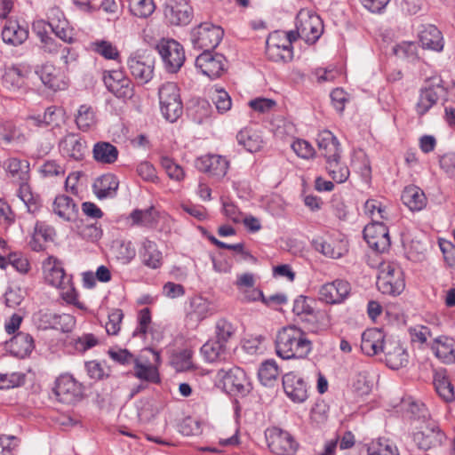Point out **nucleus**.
<instances>
[{"instance_id": "obj_1", "label": "nucleus", "mask_w": 455, "mask_h": 455, "mask_svg": "<svg viewBox=\"0 0 455 455\" xmlns=\"http://www.w3.org/2000/svg\"><path fill=\"white\" fill-rule=\"evenodd\" d=\"M312 349L306 333L295 325L283 327L276 334V354L283 359L304 358Z\"/></svg>"}, {"instance_id": "obj_2", "label": "nucleus", "mask_w": 455, "mask_h": 455, "mask_svg": "<svg viewBox=\"0 0 455 455\" xmlns=\"http://www.w3.org/2000/svg\"><path fill=\"white\" fill-rule=\"evenodd\" d=\"M160 110L169 122H176L183 114L180 88L173 82H167L158 89Z\"/></svg>"}, {"instance_id": "obj_3", "label": "nucleus", "mask_w": 455, "mask_h": 455, "mask_svg": "<svg viewBox=\"0 0 455 455\" xmlns=\"http://www.w3.org/2000/svg\"><path fill=\"white\" fill-rule=\"evenodd\" d=\"M92 385L91 380L79 381L69 372H65L57 378L53 392L60 403L74 404L82 398L84 387Z\"/></svg>"}, {"instance_id": "obj_4", "label": "nucleus", "mask_w": 455, "mask_h": 455, "mask_svg": "<svg viewBox=\"0 0 455 455\" xmlns=\"http://www.w3.org/2000/svg\"><path fill=\"white\" fill-rule=\"evenodd\" d=\"M402 269L393 263L380 266L377 278V287L383 294L396 296L404 289Z\"/></svg>"}, {"instance_id": "obj_5", "label": "nucleus", "mask_w": 455, "mask_h": 455, "mask_svg": "<svg viewBox=\"0 0 455 455\" xmlns=\"http://www.w3.org/2000/svg\"><path fill=\"white\" fill-rule=\"evenodd\" d=\"M156 50L161 56L164 68L169 73H176L186 60L183 46L174 39H161L156 44Z\"/></svg>"}, {"instance_id": "obj_6", "label": "nucleus", "mask_w": 455, "mask_h": 455, "mask_svg": "<svg viewBox=\"0 0 455 455\" xmlns=\"http://www.w3.org/2000/svg\"><path fill=\"white\" fill-rule=\"evenodd\" d=\"M444 92L443 80L440 76H434L426 80V85L420 89L419 101L416 106L419 116L425 115L436 104L441 93Z\"/></svg>"}, {"instance_id": "obj_7", "label": "nucleus", "mask_w": 455, "mask_h": 455, "mask_svg": "<svg viewBox=\"0 0 455 455\" xmlns=\"http://www.w3.org/2000/svg\"><path fill=\"white\" fill-rule=\"evenodd\" d=\"M315 300L312 298L299 295L293 302L292 312L304 323L305 327L312 332H317L319 326V312L314 308Z\"/></svg>"}, {"instance_id": "obj_8", "label": "nucleus", "mask_w": 455, "mask_h": 455, "mask_svg": "<svg viewBox=\"0 0 455 455\" xmlns=\"http://www.w3.org/2000/svg\"><path fill=\"white\" fill-rule=\"evenodd\" d=\"M154 64L153 57L146 52L135 53L130 56L127 60L131 75L140 84H145L152 79Z\"/></svg>"}, {"instance_id": "obj_9", "label": "nucleus", "mask_w": 455, "mask_h": 455, "mask_svg": "<svg viewBox=\"0 0 455 455\" xmlns=\"http://www.w3.org/2000/svg\"><path fill=\"white\" fill-rule=\"evenodd\" d=\"M33 320L38 329H55L63 332L69 331L75 323L70 315H58L49 310H40L34 315Z\"/></svg>"}, {"instance_id": "obj_10", "label": "nucleus", "mask_w": 455, "mask_h": 455, "mask_svg": "<svg viewBox=\"0 0 455 455\" xmlns=\"http://www.w3.org/2000/svg\"><path fill=\"white\" fill-rule=\"evenodd\" d=\"M223 36L220 27L203 23L193 33L194 46L204 51H211L217 47Z\"/></svg>"}, {"instance_id": "obj_11", "label": "nucleus", "mask_w": 455, "mask_h": 455, "mask_svg": "<svg viewBox=\"0 0 455 455\" xmlns=\"http://www.w3.org/2000/svg\"><path fill=\"white\" fill-rule=\"evenodd\" d=\"M196 67L211 79L221 76L226 71V58L212 51H204L196 59Z\"/></svg>"}, {"instance_id": "obj_12", "label": "nucleus", "mask_w": 455, "mask_h": 455, "mask_svg": "<svg viewBox=\"0 0 455 455\" xmlns=\"http://www.w3.org/2000/svg\"><path fill=\"white\" fill-rule=\"evenodd\" d=\"M363 238L368 245L378 252H384L390 247L389 232L380 221H373L363 228Z\"/></svg>"}, {"instance_id": "obj_13", "label": "nucleus", "mask_w": 455, "mask_h": 455, "mask_svg": "<svg viewBox=\"0 0 455 455\" xmlns=\"http://www.w3.org/2000/svg\"><path fill=\"white\" fill-rule=\"evenodd\" d=\"M103 81L108 90L119 99H131L134 94L132 81L121 70L104 72Z\"/></svg>"}, {"instance_id": "obj_14", "label": "nucleus", "mask_w": 455, "mask_h": 455, "mask_svg": "<svg viewBox=\"0 0 455 455\" xmlns=\"http://www.w3.org/2000/svg\"><path fill=\"white\" fill-rule=\"evenodd\" d=\"M297 28L301 33L307 44H315L323 32V23L316 14H310L308 12H299L296 17Z\"/></svg>"}, {"instance_id": "obj_15", "label": "nucleus", "mask_w": 455, "mask_h": 455, "mask_svg": "<svg viewBox=\"0 0 455 455\" xmlns=\"http://www.w3.org/2000/svg\"><path fill=\"white\" fill-rule=\"evenodd\" d=\"M59 150L63 157L79 162L84 159L88 147L84 138L68 133L60 140Z\"/></svg>"}, {"instance_id": "obj_16", "label": "nucleus", "mask_w": 455, "mask_h": 455, "mask_svg": "<svg viewBox=\"0 0 455 455\" xmlns=\"http://www.w3.org/2000/svg\"><path fill=\"white\" fill-rule=\"evenodd\" d=\"M45 281L56 288L65 290L69 288L71 275L66 274L61 262L55 257L50 256L44 263Z\"/></svg>"}, {"instance_id": "obj_17", "label": "nucleus", "mask_w": 455, "mask_h": 455, "mask_svg": "<svg viewBox=\"0 0 455 455\" xmlns=\"http://www.w3.org/2000/svg\"><path fill=\"white\" fill-rule=\"evenodd\" d=\"M196 168L217 180L222 179L228 172L229 162L220 155H205L196 161Z\"/></svg>"}, {"instance_id": "obj_18", "label": "nucleus", "mask_w": 455, "mask_h": 455, "mask_svg": "<svg viewBox=\"0 0 455 455\" xmlns=\"http://www.w3.org/2000/svg\"><path fill=\"white\" fill-rule=\"evenodd\" d=\"M351 291L350 283L345 280L337 279L323 284L319 291V299L328 304L343 302Z\"/></svg>"}, {"instance_id": "obj_19", "label": "nucleus", "mask_w": 455, "mask_h": 455, "mask_svg": "<svg viewBox=\"0 0 455 455\" xmlns=\"http://www.w3.org/2000/svg\"><path fill=\"white\" fill-rule=\"evenodd\" d=\"M285 394L295 403H303L307 398V384L295 371H288L283 376Z\"/></svg>"}, {"instance_id": "obj_20", "label": "nucleus", "mask_w": 455, "mask_h": 455, "mask_svg": "<svg viewBox=\"0 0 455 455\" xmlns=\"http://www.w3.org/2000/svg\"><path fill=\"white\" fill-rule=\"evenodd\" d=\"M268 446L277 455H294L297 451V443L292 436L279 428L271 431Z\"/></svg>"}, {"instance_id": "obj_21", "label": "nucleus", "mask_w": 455, "mask_h": 455, "mask_svg": "<svg viewBox=\"0 0 455 455\" xmlns=\"http://www.w3.org/2000/svg\"><path fill=\"white\" fill-rule=\"evenodd\" d=\"M221 373L220 383L226 393L231 395H243L249 392L245 371H221Z\"/></svg>"}, {"instance_id": "obj_22", "label": "nucleus", "mask_w": 455, "mask_h": 455, "mask_svg": "<svg viewBox=\"0 0 455 455\" xmlns=\"http://www.w3.org/2000/svg\"><path fill=\"white\" fill-rule=\"evenodd\" d=\"M419 39L423 49L437 52L443 49L444 43L442 32L435 25H421L419 30Z\"/></svg>"}, {"instance_id": "obj_23", "label": "nucleus", "mask_w": 455, "mask_h": 455, "mask_svg": "<svg viewBox=\"0 0 455 455\" xmlns=\"http://www.w3.org/2000/svg\"><path fill=\"white\" fill-rule=\"evenodd\" d=\"M444 435L438 427L432 425L425 430L419 431L413 435V441L419 449L427 451L442 443Z\"/></svg>"}, {"instance_id": "obj_24", "label": "nucleus", "mask_w": 455, "mask_h": 455, "mask_svg": "<svg viewBox=\"0 0 455 455\" xmlns=\"http://www.w3.org/2000/svg\"><path fill=\"white\" fill-rule=\"evenodd\" d=\"M42 83L53 91L64 90L67 83L62 79L60 70L52 64H44L36 70Z\"/></svg>"}, {"instance_id": "obj_25", "label": "nucleus", "mask_w": 455, "mask_h": 455, "mask_svg": "<svg viewBox=\"0 0 455 455\" xmlns=\"http://www.w3.org/2000/svg\"><path fill=\"white\" fill-rule=\"evenodd\" d=\"M384 334L376 328L368 329L362 334L361 349L367 355H374L383 350Z\"/></svg>"}, {"instance_id": "obj_26", "label": "nucleus", "mask_w": 455, "mask_h": 455, "mask_svg": "<svg viewBox=\"0 0 455 455\" xmlns=\"http://www.w3.org/2000/svg\"><path fill=\"white\" fill-rule=\"evenodd\" d=\"M8 347L13 355L24 358L31 354L35 348L33 337L26 332H18L8 343Z\"/></svg>"}, {"instance_id": "obj_27", "label": "nucleus", "mask_w": 455, "mask_h": 455, "mask_svg": "<svg viewBox=\"0 0 455 455\" xmlns=\"http://www.w3.org/2000/svg\"><path fill=\"white\" fill-rule=\"evenodd\" d=\"M28 37V30L20 26L17 20H8L2 30L4 43L17 46L23 44Z\"/></svg>"}, {"instance_id": "obj_28", "label": "nucleus", "mask_w": 455, "mask_h": 455, "mask_svg": "<svg viewBox=\"0 0 455 455\" xmlns=\"http://www.w3.org/2000/svg\"><path fill=\"white\" fill-rule=\"evenodd\" d=\"M119 186L117 178L111 173L104 174L98 178L93 185V192L99 199L114 197Z\"/></svg>"}, {"instance_id": "obj_29", "label": "nucleus", "mask_w": 455, "mask_h": 455, "mask_svg": "<svg viewBox=\"0 0 455 455\" xmlns=\"http://www.w3.org/2000/svg\"><path fill=\"white\" fill-rule=\"evenodd\" d=\"M435 356L443 363L455 362V341L448 337L435 339L431 347Z\"/></svg>"}, {"instance_id": "obj_30", "label": "nucleus", "mask_w": 455, "mask_h": 455, "mask_svg": "<svg viewBox=\"0 0 455 455\" xmlns=\"http://www.w3.org/2000/svg\"><path fill=\"white\" fill-rule=\"evenodd\" d=\"M119 156L117 148L108 141H98L92 148L93 159L101 164H112L116 162Z\"/></svg>"}, {"instance_id": "obj_31", "label": "nucleus", "mask_w": 455, "mask_h": 455, "mask_svg": "<svg viewBox=\"0 0 455 455\" xmlns=\"http://www.w3.org/2000/svg\"><path fill=\"white\" fill-rule=\"evenodd\" d=\"M53 212L62 220L73 221L77 217L78 208L71 197L60 195L53 202Z\"/></svg>"}, {"instance_id": "obj_32", "label": "nucleus", "mask_w": 455, "mask_h": 455, "mask_svg": "<svg viewBox=\"0 0 455 455\" xmlns=\"http://www.w3.org/2000/svg\"><path fill=\"white\" fill-rule=\"evenodd\" d=\"M4 168L13 182L29 180V163L18 158H9L4 163Z\"/></svg>"}, {"instance_id": "obj_33", "label": "nucleus", "mask_w": 455, "mask_h": 455, "mask_svg": "<svg viewBox=\"0 0 455 455\" xmlns=\"http://www.w3.org/2000/svg\"><path fill=\"white\" fill-rule=\"evenodd\" d=\"M315 249L325 256L332 259H339L347 252V242L339 240H321L315 242Z\"/></svg>"}, {"instance_id": "obj_34", "label": "nucleus", "mask_w": 455, "mask_h": 455, "mask_svg": "<svg viewBox=\"0 0 455 455\" xmlns=\"http://www.w3.org/2000/svg\"><path fill=\"white\" fill-rule=\"evenodd\" d=\"M433 384L439 397L449 403L455 400L453 385L446 376L445 371H435Z\"/></svg>"}, {"instance_id": "obj_35", "label": "nucleus", "mask_w": 455, "mask_h": 455, "mask_svg": "<svg viewBox=\"0 0 455 455\" xmlns=\"http://www.w3.org/2000/svg\"><path fill=\"white\" fill-rule=\"evenodd\" d=\"M316 142L325 159L340 154L339 142L330 131L321 132L317 135Z\"/></svg>"}, {"instance_id": "obj_36", "label": "nucleus", "mask_w": 455, "mask_h": 455, "mask_svg": "<svg viewBox=\"0 0 455 455\" xmlns=\"http://www.w3.org/2000/svg\"><path fill=\"white\" fill-rule=\"evenodd\" d=\"M401 199L411 211H420L426 205L425 194L416 186L406 187L402 193Z\"/></svg>"}, {"instance_id": "obj_37", "label": "nucleus", "mask_w": 455, "mask_h": 455, "mask_svg": "<svg viewBox=\"0 0 455 455\" xmlns=\"http://www.w3.org/2000/svg\"><path fill=\"white\" fill-rule=\"evenodd\" d=\"M159 366V353L151 347L143 348L137 356H134V370H157Z\"/></svg>"}, {"instance_id": "obj_38", "label": "nucleus", "mask_w": 455, "mask_h": 455, "mask_svg": "<svg viewBox=\"0 0 455 455\" xmlns=\"http://www.w3.org/2000/svg\"><path fill=\"white\" fill-rule=\"evenodd\" d=\"M326 160V170L330 177L337 183L345 182L350 174L348 167L340 162V154Z\"/></svg>"}, {"instance_id": "obj_39", "label": "nucleus", "mask_w": 455, "mask_h": 455, "mask_svg": "<svg viewBox=\"0 0 455 455\" xmlns=\"http://www.w3.org/2000/svg\"><path fill=\"white\" fill-rule=\"evenodd\" d=\"M140 257L144 265L151 268H157L162 264V253L155 242L146 239L142 243Z\"/></svg>"}, {"instance_id": "obj_40", "label": "nucleus", "mask_w": 455, "mask_h": 455, "mask_svg": "<svg viewBox=\"0 0 455 455\" xmlns=\"http://www.w3.org/2000/svg\"><path fill=\"white\" fill-rule=\"evenodd\" d=\"M239 145L243 146L249 152H257L262 146L261 137L251 129H242L236 135Z\"/></svg>"}, {"instance_id": "obj_41", "label": "nucleus", "mask_w": 455, "mask_h": 455, "mask_svg": "<svg viewBox=\"0 0 455 455\" xmlns=\"http://www.w3.org/2000/svg\"><path fill=\"white\" fill-rule=\"evenodd\" d=\"M2 83L8 90L17 92L23 88L25 84V76L17 67L8 68L3 75Z\"/></svg>"}, {"instance_id": "obj_42", "label": "nucleus", "mask_w": 455, "mask_h": 455, "mask_svg": "<svg viewBox=\"0 0 455 455\" xmlns=\"http://www.w3.org/2000/svg\"><path fill=\"white\" fill-rule=\"evenodd\" d=\"M129 9L133 16L146 19L152 15L156 5L154 0H129Z\"/></svg>"}, {"instance_id": "obj_43", "label": "nucleus", "mask_w": 455, "mask_h": 455, "mask_svg": "<svg viewBox=\"0 0 455 455\" xmlns=\"http://www.w3.org/2000/svg\"><path fill=\"white\" fill-rule=\"evenodd\" d=\"M374 385V379L370 378L369 371H359L352 384L353 390L358 395H368Z\"/></svg>"}, {"instance_id": "obj_44", "label": "nucleus", "mask_w": 455, "mask_h": 455, "mask_svg": "<svg viewBox=\"0 0 455 455\" xmlns=\"http://www.w3.org/2000/svg\"><path fill=\"white\" fill-rule=\"evenodd\" d=\"M90 47L92 51L101 55L107 60H117L119 57V52L117 48L108 41H95L91 43Z\"/></svg>"}, {"instance_id": "obj_45", "label": "nucleus", "mask_w": 455, "mask_h": 455, "mask_svg": "<svg viewBox=\"0 0 455 455\" xmlns=\"http://www.w3.org/2000/svg\"><path fill=\"white\" fill-rule=\"evenodd\" d=\"M235 328L226 319H220L215 325V336L219 343L226 346L228 340L235 335Z\"/></svg>"}, {"instance_id": "obj_46", "label": "nucleus", "mask_w": 455, "mask_h": 455, "mask_svg": "<svg viewBox=\"0 0 455 455\" xmlns=\"http://www.w3.org/2000/svg\"><path fill=\"white\" fill-rule=\"evenodd\" d=\"M225 349L226 346L217 340H208L201 347V353L206 361L213 363L221 356Z\"/></svg>"}, {"instance_id": "obj_47", "label": "nucleus", "mask_w": 455, "mask_h": 455, "mask_svg": "<svg viewBox=\"0 0 455 455\" xmlns=\"http://www.w3.org/2000/svg\"><path fill=\"white\" fill-rule=\"evenodd\" d=\"M77 127L83 132L88 131L95 124V116L92 108L86 105H82L76 117Z\"/></svg>"}, {"instance_id": "obj_48", "label": "nucleus", "mask_w": 455, "mask_h": 455, "mask_svg": "<svg viewBox=\"0 0 455 455\" xmlns=\"http://www.w3.org/2000/svg\"><path fill=\"white\" fill-rule=\"evenodd\" d=\"M190 307L189 315L196 321H202L208 315L210 302L202 297H195L190 301Z\"/></svg>"}, {"instance_id": "obj_49", "label": "nucleus", "mask_w": 455, "mask_h": 455, "mask_svg": "<svg viewBox=\"0 0 455 455\" xmlns=\"http://www.w3.org/2000/svg\"><path fill=\"white\" fill-rule=\"evenodd\" d=\"M25 381V375L20 371H0V389L13 388Z\"/></svg>"}, {"instance_id": "obj_50", "label": "nucleus", "mask_w": 455, "mask_h": 455, "mask_svg": "<svg viewBox=\"0 0 455 455\" xmlns=\"http://www.w3.org/2000/svg\"><path fill=\"white\" fill-rule=\"evenodd\" d=\"M394 52L398 58L408 61H415L419 59L418 47L413 42H403L394 48Z\"/></svg>"}, {"instance_id": "obj_51", "label": "nucleus", "mask_w": 455, "mask_h": 455, "mask_svg": "<svg viewBox=\"0 0 455 455\" xmlns=\"http://www.w3.org/2000/svg\"><path fill=\"white\" fill-rule=\"evenodd\" d=\"M170 20L174 25H187L191 20V10L188 6L176 5L169 10Z\"/></svg>"}, {"instance_id": "obj_52", "label": "nucleus", "mask_w": 455, "mask_h": 455, "mask_svg": "<svg viewBox=\"0 0 455 455\" xmlns=\"http://www.w3.org/2000/svg\"><path fill=\"white\" fill-rule=\"evenodd\" d=\"M364 212L373 221H379L378 217L381 220L387 219V209L382 204L375 199H369L364 204Z\"/></svg>"}, {"instance_id": "obj_53", "label": "nucleus", "mask_w": 455, "mask_h": 455, "mask_svg": "<svg viewBox=\"0 0 455 455\" xmlns=\"http://www.w3.org/2000/svg\"><path fill=\"white\" fill-rule=\"evenodd\" d=\"M47 24L52 31L60 29V28L70 27L68 20L65 18L63 12L58 8H51L47 14Z\"/></svg>"}, {"instance_id": "obj_54", "label": "nucleus", "mask_w": 455, "mask_h": 455, "mask_svg": "<svg viewBox=\"0 0 455 455\" xmlns=\"http://www.w3.org/2000/svg\"><path fill=\"white\" fill-rule=\"evenodd\" d=\"M134 376L140 379V384L132 388V395L144 389L148 383H159L161 380L159 371H134Z\"/></svg>"}, {"instance_id": "obj_55", "label": "nucleus", "mask_w": 455, "mask_h": 455, "mask_svg": "<svg viewBox=\"0 0 455 455\" xmlns=\"http://www.w3.org/2000/svg\"><path fill=\"white\" fill-rule=\"evenodd\" d=\"M368 455H398V451L387 440H379L368 447Z\"/></svg>"}, {"instance_id": "obj_56", "label": "nucleus", "mask_w": 455, "mask_h": 455, "mask_svg": "<svg viewBox=\"0 0 455 455\" xmlns=\"http://www.w3.org/2000/svg\"><path fill=\"white\" fill-rule=\"evenodd\" d=\"M161 165L172 180L180 181L184 179L185 173L182 167L176 164L172 158L163 156L161 158Z\"/></svg>"}, {"instance_id": "obj_57", "label": "nucleus", "mask_w": 455, "mask_h": 455, "mask_svg": "<svg viewBox=\"0 0 455 455\" xmlns=\"http://www.w3.org/2000/svg\"><path fill=\"white\" fill-rule=\"evenodd\" d=\"M153 207L148 208L146 210L136 209L132 211L130 214L132 224L138 226L151 225L155 221V218L153 217Z\"/></svg>"}, {"instance_id": "obj_58", "label": "nucleus", "mask_w": 455, "mask_h": 455, "mask_svg": "<svg viewBox=\"0 0 455 455\" xmlns=\"http://www.w3.org/2000/svg\"><path fill=\"white\" fill-rule=\"evenodd\" d=\"M212 100L215 104L218 112L220 114H223L231 108V98L223 89H216L212 92Z\"/></svg>"}, {"instance_id": "obj_59", "label": "nucleus", "mask_w": 455, "mask_h": 455, "mask_svg": "<svg viewBox=\"0 0 455 455\" xmlns=\"http://www.w3.org/2000/svg\"><path fill=\"white\" fill-rule=\"evenodd\" d=\"M266 54L269 60L275 62H288L293 58V51L291 49H283L281 47L271 45H266Z\"/></svg>"}, {"instance_id": "obj_60", "label": "nucleus", "mask_w": 455, "mask_h": 455, "mask_svg": "<svg viewBox=\"0 0 455 455\" xmlns=\"http://www.w3.org/2000/svg\"><path fill=\"white\" fill-rule=\"evenodd\" d=\"M172 363L176 370H193L192 352L183 350L173 356Z\"/></svg>"}, {"instance_id": "obj_61", "label": "nucleus", "mask_w": 455, "mask_h": 455, "mask_svg": "<svg viewBox=\"0 0 455 455\" xmlns=\"http://www.w3.org/2000/svg\"><path fill=\"white\" fill-rule=\"evenodd\" d=\"M179 430L187 436L197 435L201 433V424L197 419L187 417L180 422Z\"/></svg>"}, {"instance_id": "obj_62", "label": "nucleus", "mask_w": 455, "mask_h": 455, "mask_svg": "<svg viewBox=\"0 0 455 455\" xmlns=\"http://www.w3.org/2000/svg\"><path fill=\"white\" fill-rule=\"evenodd\" d=\"M292 150L301 158L308 159L315 155V149L312 145L304 140H296L291 144Z\"/></svg>"}, {"instance_id": "obj_63", "label": "nucleus", "mask_w": 455, "mask_h": 455, "mask_svg": "<svg viewBox=\"0 0 455 455\" xmlns=\"http://www.w3.org/2000/svg\"><path fill=\"white\" fill-rule=\"evenodd\" d=\"M55 235V230L52 227L44 223L36 222L34 231V238L36 240H43L44 242L52 241Z\"/></svg>"}, {"instance_id": "obj_64", "label": "nucleus", "mask_w": 455, "mask_h": 455, "mask_svg": "<svg viewBox=\"0 0 455 455\" xmlns=\"http://www.w3.org/2000/svg\"><path fill=\"white\" fill-rule=\"evenodd\" d=\"M403 403L407 407V411L411 413V416L414 419H425L427 414V410L422 403L411 400H403Z\"/></svg>"}]
</instances>
